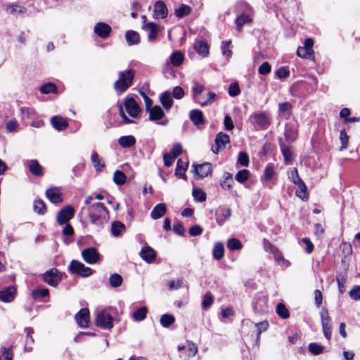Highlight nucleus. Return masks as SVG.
<instances>
[{
	"label": "nucleus",
	"mask_w": 360,
	"mask_h": 360,
	"mask_svg": "<svg viewBox=\"0 0 360 360\" xmlns=\"http://www.w3.org/2000/svg\"><path fill=\"white\" fill-rule=\"evenodd\" d=\"M274 174L275 169L274 165L271 163H269L264 169V175L262 178L267 181H269L272 179Z\"/></svg>",
	"instance_id": "57"
},
{
	"label": "nucleus",
	"mask_w": 360,
	"mask_h": 360,
	"mask_svg": "<svg viewBox=\"0 0 360 360\" xmlns=\"http://www.w3.org/2000/svg\"><path fill=\"white\" fill-rule=\"evenodd\" d=\"M51 123L53 127L58 131H63L68 127L67 119L59 115L52 117Z\"/></svg>",
	"instance_id": "17"
},
{
	"label": "nucleus",
	"mask_w": 360,
	"mask_h": 360,
	"mask_svg": "<svg viewBox=\"0 0 360 360\" xmlns=\"http://www.w3.org/2000/svg\"><path fill=\"white\" fill-rule=\"evenodd\" d=\"M194 49L196 52L202 57L207 56L209 53V46L203 40L196 41L194 44Z\"/></svg>",
	"instance_id": "26"
},
{
	"label": "nucleus",
	"mask_w": 360,
	"mask_h": 360,
	"mask_svg": "<svg viewBox=\"0 0 360 360\" xmlns=\"http://www.w3.org/2000/svg\"><path fill=\"white\" fill-rule=\"evenodd\" d=\"M122 277L118 274H112L109 278V283L112 288H117L122 283Z\"/></svg>",
	"instance_id": "52"
},
{
	"label": "nucleus",
	"mask_w": 360,
	"mask_h": 360,
	"mask_svg": "<svg viewBox=\"0 0 360 360\" xmlns=\"http://www.w3.org/2000/svg\"><path fill=\"white\" fill-rule=\"evenodd\" d=\"M175 321V318L173 315L169 314H165L162 315L160 319V324L164 328H168L172 325Z\"/></svg>",
	"instance_id": "46"
},
{
	"label": "nucleus",
	"mask_w": 360,
	"mask_h": 360,
	"mask_svg": "<svg viewBox=\"0 0 360 360\" xmlns=\"http://www.w3.org/2000/svg\"><path fill=\"white\" fill-rule=\"evenodd\" d=\"M6 6V11L11 15L23 14L27 11L25 7L15 4H8Z\"/></svg>",
	"instance_id": "31"
},
{
	"label": "nucleus",
	"mask_w": 360,
	"mask_h": 360,
	"mask_svg": "<svg viewBox=\"0 0 360 360\" xmlns=\"http://www.w3.org/2000/svg\"><path fill=\"white\" fill-rule=\"evenodd\" d=\"M148 30H149V34L148 35V39L149 41H153L156 39L158 34V25L155 22H150L145 25L144 26Z\"/></svg>",
	"instance_id": "41"
},
{
	"label": "nucleus",
	"mask_w": 360,
	"mask_h": 360,
	"mask_svg": "<svg viewBox=\"0 0 360 360\" xmlns=\"http://www.w3.org/2000/svg\"><path fill=\"white\" fill-rule=\"evenodd\" d=\"M125 230V226L123 223L115 221L111 225V232L114 236H120L121 233Z\"/></svg>",
	"instance_id": "43"
},
{
	"label": "nucleus",
	"mask_w": 360,
	"mask_h": 360,
	"mask_svg": "<svg viewBox=\"0 0 360 360\" xmlns=\"http://www.w3.org/2000/svg\"><path fill=\"white\" fill-rule=\"evenodd\" d=\"M297 55L302 58L311 59L314 57V53L303 46H299L297 49Z\"/></svg>",
	"instance_id": "58"
},
{
	"label": "nucleus",
	"mask_w": 360,
	"mask_h": 360,
	"mask_svg": "<svg viewBox=\"0 0 360 360\" xmlns=\"http://www.w3.org/2000/svg\"><path fill=\"white\" fill-rule=\"evenodd\" d=\"M236 14H252V9L251 6L245 1H239L236 5Z\"/></svg>",
	"instance_id": "34"
},
{
	"label": "nucleus",
	"mask_w": 360,
	"mask_h": 360,
	"mask_svg": "<svg viewBox=\"0 0 360 360\" xmlns=\"http://www.w3.org/2000/svg\"><path fill=\"white\" fill-rule=\"evenodd\" d=\"M292 108V105L289 102L280 103L278 104L279 115L283 119H288L290 115Z\"/></svg>",
	"instance_id": "25"
},
{
	"label": "nucleus",
	"mask_w": 360,
	"mask_h": 360,
	"mask_svg": "<svg viewBox=\"0 0 360 360\" xmlns=\"http://www.w3.org/2000/svg\"><path fill=\"white\" fill-rule=\"evenodd\" d=\"M88 214L92 213L95 214H102L104 216H108V211L104 205L101 202H96L91 205L87 209Z\"/></svg>",
	"instance_id": "19"
},
{
	"label": "nucleus",
	"mask_w": 360,
	"mask_h": 360,
	"mask_svg": "<svg viewBox=\"0 0 360 360\" xmlns=\"http://www.w3.org/2000/svg\"><path fill=\"white\" fill-rule=\"evenodd\" d=\"M96 324L101 328L110 329L113 327V318L106 311H101L96 316Z\"/></svg>",
	"instance_id": "4"
},
{
	"label": "nucleus",
	"mask_w": 360,
	"mask_h": 360,
	"mask_svg": "<svg viewBox=\"0 0 360 360\" xmlns=\"http://www.w3.org/2000/svg\"><path fill=\"white\" fill-rule=\"evenodd\" d=\"M250 176V171L248 169H242L237 172L236 174L235 179L239 183L245 182Z\"/></svg>",
	"instance_id": "54"
},
{
	"label": "nucleus",
	"mask_w": 360,
	"mask_h": 360,
	"mask_svg": "<svg viewBox=\"0 0 360 360\" xmlns=\"http://www.w3.org/2000/svg\"><path fill=\"white\" fill-rule=\"evenodd\" d=\"M16 295V288L10 285L0 291V301L3 302H12Z\"/></svg>",
	"instance_id": "14"
},
{
	"label": "nucleus",
	"mask_w": 360,
	"mask_h": 360,
	"mask_svg": "<svg viewBox=\"0 0 360 360\" xmlns=\"http://www.w3.org/2000/svg\"><path fill=\"white\" fill-rule=\"evenodd\" d=\"M298 124L295 121H291L285 124V136L288 142H293L297 136Z\"/></svg>",
	"instance_id": "10"
},
{
	"label": "nucleus",
	"mask_w": 360,
	"mask_h": 360,
	"mask_svg": "<svg viewBox=\"0 0 360 360\" xmlns=\"http://www.w3.org/2000/svg\"><path fill=\"white\" fill-rule=\"evenodd\" d=\"M49 290L41 286L37 287L32 292V296L34 300H41L42 298L49 296Z\"/></svg>",
	"instance_id": "35"
},
{
	"label": "nucleus",
	"mask_w": 360,
	"mask_h": 360,
	"mask_svg": "<svg viewBox=\"0 0 360 360\" xmlns=\"http://www.w3.org/2000/svg\"><path fill=\"white\" fill-rule=\"evenodd\" d=\"M43 281L51 286L56 287L62 280V274L56 268L46 271L43 275Z\"/></svg>",
	"instance_id": "3"
},
{
	"label": "nucleus",
	"mask_w": 360,
	"mask_h": 360,
	"mask_svg": "<svg viewBox=\"0 0 360 360\" xmlns=\"http://www.w3.org/2000/svg\"><path fill=\"white\" fill-rule=\"evenodd\" d=\"M25 331L26 333V340H25V349L27 351H30L32 349V345L34 342V339L32 337V334L34 333V330L32 328H25Z\"/></svg>",
	"instance_id": "49"
},
{
	"label": "nucleus",
	"mask_w": 360,
	"mask_h": 360,
	"mask_svg": "<svg viewBox=\"0 0 360 360\" xmlns=\"http://www.w3.org/2000/svg\"><path fill=\"white\" fill-rule=\"evenodd\" d=\"M299 188L296 191L295 194L297 197L301 198L302 200L308 199L307 188L304 182L302 181L297 184Z\"/></svg>",
	"instance_id": "42"
},
{
	"label": "nucleus",
	"mask_w": 360,
	"mask_h": 360,
	"mask_svg": "<svg viewBox=\"0 0 360 360\" xmlns=\"http://www.w3.org/2000/svg\"><path fill=\"white\" fill-rule=\"evenodd\" d=\"M238 17L236 20L237 30L240 31L242 27L245 24L252 22L251 14H237Z\"/></svg>",
	"instance_id": "30"
},
{
	"label": "nucleus",
	"mask_w": 360,
	"mask_h": 360,
	"mask_svg": "<svg viewBox=\"0 0 360 360\" xmlns=\"http://www.w3.org/2000/svg\"><path fill=\"white\" fill-rule=\"evenodd\" d=\"M191 120L193 122L194 125L199 127L205 124V118L203 113L198 109L192 110L189 115Z\"/></svg>",
	"instance_id": "18"
},
{
	"label": "nucleus",
	"mask_w": 360,
	"mask_h": 360,
	"mask_svg": "<svg viewBox=\"0 0 360 360\" xmlns=\"http://www.w3.org/2000/svg\"><path fill=\"white\" fill-rule=\"evenodd\" d=\"M309 351L314 355H319L323 352L324 347L317 343H310L308 346Z\"/></svg>",
	"instance_id": "59"
},
{
	"label": "nucleus",
	"mask_w": 360,
	"mask_h": 360,
	"mask_svg": "<svg viewBox=\"0 0 360 360\" xmlns=\"http://www.w3.org/2000/svg\"><path fill=\"white\" fill-rule=\"evenodd\" d=\"M340 140L341 142L340 150H345L348 147L349 136L345 129H342L340 132Z\"/></svg>",
	"instance_id": "61"
},
{
	"label": "nucleus",
	"mask_w": 360,
	"mask_h": 360,
	"mask_svg": "<svg viewBox=\"0 0 360 360\" xmlns=\"http://www.w3.org/2000/svg\"><path fill=\"white\" fill-rule=\"evenodd\" d=\"M252 117L254 122L262 129H266L270 124L268 117L264 113L255 114Z\"/></svg>",
	"instance_id": "24"
},
{
	"label": "nucleus",
	"mask_w": 360,
	"mask_h": 360,
	"mask_svg": "<svg viewBox=\"0 0 360 360\" xmlns=\"http://www.w3.org/2000/svg\"><path fill=\"white\" fill-rule=\"evenodd\" d=\"M188 166V163L187 162H184L181 159L178 160L175 174L180 178L186 179V176L185 174V172L186 171Z\"/></svg>",
	"instance_id": "32"
},
{
	"label": "nucleus",
	"mask_w": 360,
	"mask_h": 360,
	"mask_svg": "<svg viewBox=\"0 0 360 360\" xmlns=\"http://www.w3.org/2000/svg\"><path fill=\"white\" fill-rule=\"evenodd\" d=\"M125 39L129 46L137 45L140 43L139 34L134 30H128L125 33Z\"/></svg>",
	"instance_id": "27"
},
{
	"label": "nucleus",
	"mask_w": 360,
	"mask_h": 360,
	"mask_svg": "<svg viewBox=\"0 0 360 360\" xmlns=\"http://www.w3.org/2000/svg\"><path fill=\"white\" fill-rule=\"evenodd\" d=\"M83 259L88 264H93L99 260L100 255L95 248H85L82 251Z\"/></svg>",
	"instance_id": "8"
},
{
	"label": "nucleus",
	"mask_w": 360,
	"mask_h": 360,
	"mask_svg": "<svg viewBox=\"0 0 360 360\" xmlns=\"http://www.w3.org/2000/svg\"><path fill=\"white\" fill-rule=\"evenodd\" d=\"M233 183L232 174L225 172L223 175V180L221 182V186L224 190H229Z\"/></svg>",
	"instance_id": "44"
},
{
	"label": "nucleus",
	"mask_w": 360,
	"mask_h": 360,
	"mask_svg": "<svg viewBox=\"0 0 360 360\" xmlns=\"http://www.w3.org/2000/svg\"><path fill=\"white\" fill-rule=\"evenodd\" d=\"M148 309L146 307H140L133 314V319L136 321H143L147 315Z\"/></svg>",
	"instance_id": "47"
},
{
	"label": "nucleus",
	"mask_w": 360,
	"mask_h": 360,
	"mask_svg": "<svg viewBox=\"0 0 360 360\" xmlns=\"http://www.w3.org/2000/svg\"><path fill=\"white\" fill-rule=\"evenodd\" d=\"M229 136L225 133L219 132L217 134L214 144L212 146V150L214 153H218L220 150L224 149L226 144L229 143Z\"/></svg>",
	"instance_id": "7"
},
{
	"label": "nucleus",
	"mask_w": 360,
	"mask_h": 360,
	"mask_svg": "<svg viewBox=\"0 0 360 360\" xmlns=\"http://www.w3.org/2000/svg\"><path fill=\"white\" fill-rule=\"evenodd\" d=\"M57 91V86L53 83H46L42 85L40 88L41 94H48L50 93H55Z\"/></svg>",
	"instance_id": "56"
},
{
	"label": "nucleus",
	"mask_w": 360,
	"mask_h": 360,
	"mask_svg": "<svg viewBox=\"0 0 360 360\" xmlns=\"http://www.w3.org/2000/svg\"><path fill=\"white\" fill-rule=\"evenodd\" d=\"M124 108L127 113L133 118H136L141 113V108L138 103L132 98L127 96L124 103Z\"/></svg>",
	"instance_id": "5"
},
{
	"label": "nucleus",
	"mask_w": 360,
	"mask_h": 360,
	"mask_svg": "<svg viewBox=\"0 0 360 360\" xmlns=\"http://www.w3.org/2000/svg\"><path fill=\"white\" fill-rule=\"evenodd\" d=\"M13 354L11 348H0V360H13Z\"/></svg>",
	"instance_id": "53"
},
{
	"label": "nucleus",
	"mask_w": 360,
	"mask_h": 360,
	"mask_svg": "<svg viewBox=\"0 0 360 360\" xmlns=\"http://www.w3.org/2000/svg\"><path fill=\"white\" fill-rule=\"evenodd\" d=\"M184 60V55L180 51H176L170 56L171 63L174 67L181 65Z\"/></svg>",
	"instance_id": "37"
},
{
	"label": "nucleus",
	"mask_w": 360,
	"mask_h": 360,
	"mask_svg": "<svg viewBox=\"0 0 360 360\" xmlns=\"http://www.w3.org/2000/svg\"><path fill=\"white\" fill-rule=\"evenodd\" d=\"M118 143L122 148H130L135 145L136 139L132 135L123 136L119 139Z\"/></svg>",
	"instance_id": "33"
},
{
	"label": "nucleus",
	"mask_w": 360,
	"mask_h": 360,
	"mask_svg": "<svg viewBox=\"0 0 360 360\" xmlns=\"http://www.w3.org/2000/svg\"><path fill=\"white\" fill-rule=\"evenodd\" d=\"M113 181L117 185L121 186L125 184L127 176L123 172L116 170L113 175Z\"/></svg>",
	"instance_id": "50"
},
{
	"label": "nucleus",
	"mask_w": 360,
	"mask_h": 360,
	"mask_svg": "<svg viewBox=\"0 0 360 360\" xmlns=\"http://www.w3.org/2000/svg\"><path fill=\"white\" fill-rule=\"evenodd\" d=\"M213 304V297L210 292H206L203 297L202 302V308L203 309H207Z\"/></svg>",
	"instance_id": "63"
},
{
	"label": "nucleus",
	"mask_w": 360,
	"mask_h": 360,
	"mask_svg": "<svg viewBox=\"0 0 360 360\" xmlns=\"http://www.w3.org/2000/svg\"><path fill=\"white\" fill-rule=\"evenodd\" d=\"M134 75L135 71L132 69L119 72V79L113 84L117 94H123L132 85Z\"/></svg>",
	"instance_id": "1"
},
{
	"label": "nucleus",
	"mask_w": 360,
	"mask_h": 360,
	"mask_svg": "<svg viewBox=\"0 0 360 360\" xmlns=\"http://www.w3.org/2000/svg\"><path fill=\"white\" fill-rule=\"evenodd\" d=\"M193 172H195L196 179H202L205 176H207L209 174H211L212 171V165L209 162H205L201 165H193Z\"/></svg>",
	"instance_id": "9"
},
{
	"label": "nucleus",
	"mask_w": 360,
	"mask_h": 360,
	"mask_svg": "<svg viewBox=\"0 0 360 360\" xmlns=\"http://www.w3.org/2000/svg\"><path fill=\"white\" fill-rule=\"evenodd\" d=\"M75 209L71 205L63 207L57 214V222L60 225L68 224V221L74 217Z\"/></svg>",
	"instance_id": "6"
},
{
	"label": "nucleus",
	"mask_w": 360,
	"mask_h": 360,
	"mask_svg": "<svg viewBox=\"0 0 360 360\" xmlns=\"http://www.w3.org/2000/svg\"><path fill=\"white\" fill-rule=\"evenodd\" d=\"M148 113L149 114V120L158 121L161 120L165 116V112L163 109L159 105H155Z\"/></svg>",
	"instance_id": "22"
},
{
	"label": "nucleus",
	"mask_w": 360,
	"mask_h": 360,
	"mask_svg": "<svg viewBox=\"0 0 360 360\" xmlns=\"http://www.w3.org/2000/svg\"><path fill=\"white\" fill-rule=\"evenodd\" d=\"M192 11V8L186 4H182L178 8H176L174 11V14L179 18H182L185 16L188 15Z\"/></svg>",
	"instance_id": "39"
},
{
	"label": "nucleus",
	"mask_w": 360,
	"mask_h": 360,
	"mask_svg": "<svg viewBox=\"0 0 360 360\" xmlns=\"http://www.w3.org/2000/svg\"><path fill=\"white\" fill-rule=\"evenodd\" d=\"M75 319L77 324L81 328H86L89 326L90 316L89 311L87 308L81 309L75 315Z\"/></svg>",
	"instance_id": "11"
},
{
	"label": "nucleus",
	"mask_w": 360,
	"mask_h": 360,
	"mask_svg": "<svg viewBox=\"0 0 360 360\" xmlns=\"http://www.w3.org/2000/svg\"><path fill=\"white\" fill-rule=\"evenodd\" d=\"M91 223L98 226L102 227L103 226L104 221H105L108 216H104L102 214H95L91 212V214H88Z\"/></svg>",
	"instance_id": "36"
},
{
	"label": "nucleus",
	"mask_w": 360,
	"mask_h": 360,
	"mask_svg": "<svg viewBox=\"0 0 360 360\" xmlns=\"http://www.w3.org/2000/svg\"><path fill=\"white\" fill-rule=\"evenodd\" d=\"M140 257L147 263H152L156 258L155 251L149 246L143 247L140 252Z\"/></svg>",
	"instance_id": "16"
},
{
	"label": "nucleus",
	"mask_w": 360,
	"mask_h": 360,
	"mask_svg": "<svg viewBox=\"0 0 360 360\" xmlns=\"http://www.w3.org/2000/svg\"><path fill=\"white\" fill-rule=\"evenodd\" d=\"M94 31L101 38L106 39L110 36L112 29L107 23L99 22L94 26Z\"/></svg>",
	"instance_id": "12"
},
{
	"label": "nucleus",
	"mask_w": 360,
	"mask_h": 360,
	"mask_svg": "<svg viewBox=\"0 0 360 360\" xmlns=\"http://www.w3.org/2000/svg\"><path fill=\"white\" fill-rule=\"evenodd\" d=\"M167 206L165 203H159L154 207L150 212V217L153 219H158L165 214Z\"/></svg>",
	"instance_id": "23"
},
{
	"label": "nucleus",
	"mask_w": 360,
	"mask_h": 360,
	"mask_svg": "<svg viewBox=\"0 0 360 360\" xmlns=\"http://www.w3.org/2000/svg\"><path fill=\"white\" fill-rule=\"evenodd\" d=\"M227 247L230 250H238L243 248V245L238 239L233 238L228 240Z\"/></svg>",
	"instance_id": "55"
},
{
	"label": "nucleus",
	"mask_w": 360,
	"mask_h": 360,
	"mask_svg": "<svg viewBox=\"0 0 360 360\" xmlns=\"http://www.w3.org/2000/svg\"><path fill=\"white\" fill-rule=\"evenodd\" d=\"M276 313L279 316L284 319H288L290 316L288 309L282 303H279L277 304Z\"/></svg>",
	"instance_id": "60"
},
{
	"label": "nucleus",
	"mask_w": 360,
	"mask_h": 360,
	"mask_svg": "<svg viewBox=\"0 0 360 360\" xmlns=\"http://www.w3.org/2000/svg\"><path fill=\"white\" fill-rule=\"evenodd\" d=\"M193 196L199 202H204L206 200V194L200 188H194L193 189Z\"/></svg>",
	"instance_id": "62"
},
{
	"label": "nucleus",
	"mask_w": 360,
	"mask_h": 360,
	"mask_svg": "<svg viewBox=\"0 0 360 360\" xmlns=\"http://www.w3.org/2000/svg\"><path fill=\"white\" fill-rule=\"evenodd\" d=\"M69 271L71 274H76L81 277H88L93 274L94 270L86 266L83 263L77 260H72L69 266Z\"/></svg>",
	"instance_id": "2"
},
{
	"label": "nucleus",
	"mask_w": 360,
	"mask_h": 360,
	"mask_svg": "<svg viewBox=\"0 0 360 360\" xmlns=\"http://www.w3.org/2000/svg\"><path fill=\"white\" fill-rule=\"evenodd\" d=\"M349 295L354 300H360V285L354 286L349 292Z\"/></svg>",
	"instance_id": "64"
},
{
	"label": "nucleus",
	"mask_w": 360,
	"mask_h": 360,
	"mask_svg": "<svg viewBox=\"0 0 360 360\" xmlns=\"http://www.w3.org/2000/svg\"><path fill=\"white\" fill-rule=\"evenodd\" d=\"M213 257L217 260H220L224 255V247L221 243H217L212 250Z\"/></svg>",
	"instance_id": "40"
},
{
	"label": "nucleus",
	"mask_w": 360,
	"mask_h": 360,
	"mask_svg": "<svg viewBox=\"0 0 360 360\" xmlns=\"http://www.w3.org/2000/svg\"><path fill=\"white\" fill-rule=\"evenodd\" d=\"M160 101L165 110L171 109L174 104L171 92L165 91L162 93L160 96Z\"/></svg>",
	"instance_id": "20"
},
{
	"label": "nucleus",
	"mask_w": 360,
	"mask_h": 360,
	"mask_svg": "<svg viewBox=\"0 0 360 360\" xmlns=\"http://www.w3.org/2000/svg\"><path fill=\"white\" fill-rule=\"evenodd\" d=\"M220 212L221 217H217L216 221L219 226H222L224 223L230 218L231 215V210L229 207H224L221 209Z\"/></svg>",
	"instance_id": "38"
},
{
	"label": "nucleus",
	"mask_w": 360,
	"mask_h": 360,
	"mask_svg": "<svg viewBox=\"0 0 360 360\" xmlns=\"http://www.w3.org/2000/svg\"><path fill=\"white\" fill-rule=\"evenodd\" d=\"M168 11L166 4L162 1H158L154 6L153 15L155 18H165L167 16Z\"/></svg>",
	"instance_id": "15"
},
{
	"label": "nucleus",
	"mask_w": 360,
	"mask_h": 360,
	"mask_svg": "<svg viewBox=\"0 0 360 360\" xmlns=\"http://www.w3.org/2000/svg\"><path fill=\"white\" fill-rule=\"evenodd\" d=\"M347 279V274L345 272L340 273L336 276V281L338 286V290L340 294H343L345 291V283Z\"/></svg>",
	"instance_id": "45"
},
{
	"label": "nucleus",
	"mask_w": 360,
	"mask_h": 360,
	"mask_svg": "<svg viewBox=\"0 0 360 360\" xmlns=\"http://www.w3.org/2000/svg\"><path fill=\"white\" fill-rule=\"evenodd\" d=\"M279 146L281 148V150L284 157L285 162L290 163L293 160V155H292V152L290 149V147L286 146L283 142L281 139L279 140Z\"/></svg>",
	"instance_id": "28"
},
{
	"label": "nucleus",
	"mask_w": 360,
	"mask_h": 360,
	"mask_svg": "<svg viewBox=\"0 0 360 360\" xmlns=\"http://www.w3.org/2000/svg\"><path fill=\"white\" fill-rule=\"evenodd\" d=\"M27 167L30 172L36 176H41L44 174L42 167L37 160L27 161Z\"/></svg>",
	"instance_id": "21"
},
{
	"label": "nucleus",
	"mask_w": 360,
	"mask_h": 360,
	"mask_svg": "<svg viewBox=\"0 0 360 360\" xmlns=\"http://www.w3.org/2000/svg\"><path fill=\"white\" fill-rule=\"evenodd\" d=\"M46 196L49 200L53 203L58 204L63 200V195L60 189L57 187H53L46 191Z\"/></svg>",
	"instance_id": "13"
},
{
	"label": "nucleus",
	"mask_w": 360,
	"mask_h": 360,
	"mask_svg": "<svg viewBox=\"0 0 360 360\" xmlns=\"http://www.w3.org/2000/svg\"><path fill=\"white\" fill-rule=\"evenodd\" d=\"M34 210L37 214L43 215L46 211V206L42 200H36L34 202Z\"/></svg>",
	"instance_id": "51"
},
{
	"label": "nucleus",
	"mask_w": 360,
	"mask_h": 360,
	"mask_svg": "<svg viewBox=\"0 0 360 360\" xmlns=\"http://www.w3.org/2000/svg\"><path fill=\"white\" fill-rule=\"evenodd\" d=\"M91 161L96 172H101L105 167V162L103 158H100L95 151L91 153Z\"/></svg>",
	"instance_id": "29"
},
{
	"label": "nucleus",
	"mask_w": 360,
	"mask_h": 360,
	"mask_svg": "<svg viewBox=\"0 0 360 360\" xmlns=\"http://www.w3.org/2000/svg\"><path fill=\"white\" fill-rule=\"evenodd\" d=\"M269 327V323L267 321H262L257 323L255 324V328L256 329V333H257V339L256 342H259L260 335L262 332H264L267 330Z\"/></svg>",
	"instance_id": "48"
}]
</instances>
